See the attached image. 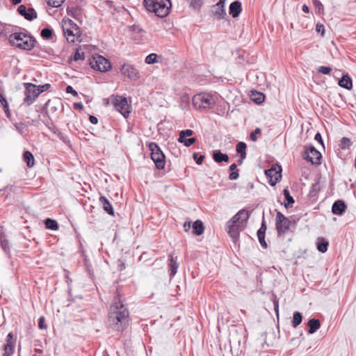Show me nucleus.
Segmentation results:
<instances>
[{"label": "nucleus", "instance_id": "1", "mask_svg": "<svg viewBox=\"0 0 356 356\" xmlns=\"http://www.w3.org/2000/svg\"><path fill=\"white\" fill-rule=\"evenodd\" d=\"M129 313L118 297H115L110 307L108 324L116 331H123L128 325Z\"/></svg>", "mask_w": 356, "mask_h": 356}, {"label": "nucleus", "instance_id": "2", "mask_svg": "<svg viewBox=\"0 0 356 356\" xmlns=\"http://www.w3.org/2000/svg\"><path fill=\"white\" fill-rule=\"evenodd\" d=\"M8 39L10 46L24 51L32 50L37 43L35 38L27 32L13 33Z\"/></svg>", "mask_w": 356, "mask_h": 356}, {"label": "nucleus", "instance_id": "3", "mask_svg": "<svg viewBox=\"0 0 356 356\" xmlns=\"http://www.w3.org/2000/svg\"><path fill=\"white\" fill-rule=\"evenodd\" d=\"M143 3L147 10L161 18L168 15L172 6L170 0H144Z\"/></svg>", "mask_w": 356, "mask_h": 356}, {"label": "nucleus", "instance_id": "4", "mask_svg": "<svg viewBox=\"0 0 356 356\" xmlns=\"http://www.w3.org/2000/svg\"><path fill=\"white\" fill-rule=\"evenodd\" d=\"M149 150L151 151V159L155 163L157 169L162 170L165 167V155L161 150L159 146L154 142L149 145Z\"/></svg>", "mask_w": 356, "mask_h": 356}, {"label": "nucleus", "instance_id": "5", "mask_svg": "<svg viewBox=\"0 0 356 356\" xmlns=\"http://www.w3.org/2000/svg\"><path fill=\"white\" fill-rule=\"evenodd\" d=\"M291 221L282 212L276 210L275 227L279 236H284L290 229Z\"/></svg>", "mask_w": 356, "mask_h": 356}, {"label": "nucleus", "instance_id": "6", "mask_svg": "<svg viewBox=\"0 0 356 356\" xmlns=\"http://www.w3.org/2000/svg\"><path fill=\"white\" fill-rule=\"evenodd\" d=\"M90 67L97 71L104 72L111 68L109 60L102 56L97 55L89 59Z\"/></svg>", "mask_w": 356, "mask_h": 356}, {"label": "nucleus", "instance_id": "7", "mask_svg": "<svg viewBox=\"0 0 356 356\" xmlns=\"http://www.w3.org/2000/svg\"><path fill=\"white\" fill-rule=\"evenodd\" d=\"M111 100L115 109L120 112L124 118H127L130 112L127 99L120 95H112Z\"/></svg>", "mask_w": 356, "mask_h": 356}, {"label": "nucleus", "instance_id": "8", "mask_svg": "<svg viewBox=\"0 0 356 356\" xmlns=\"http://www.w3.org/2000/svg\"><path fill=\"white\" fill-rule=\"evenodd\" d=\"M302 158L312 164L318 165L321 164V154L313 146L305 147L302 153Z\"/></svg>", "mask_w": 356, "mask_h": 356}, {"label": "nucleus", "instance_id": "9", "mask_svg": "<svg viewBox=\"0 0 356 356\" xmlns=\"http://www.w3.org/2000/svg\"><path fill=\"white\" fill-rule=\"evenodd\" d=\"M25 97L24 104L29 106L33 103L36 98L39 96L40 92L38 91L37 86L31 83H24Z\"/></svg>", "mask_w": 356, "mask_h": 356}, {"label": "nucleus", "instance_id": "10", "mask_svg": "<svg viewBox=\"0 0 356 356\" xmlns=\"http://www.w3.org/2000/svg\"><path fill=\"white\" fill-rule=\"evenodd\" d=\"M193 101L195 106L200 108H210L215 104L213 99L207 94L197 95L194 97Z\"/></svg>", "mask_w": 356, "mask_h": 356}, {"label": "nucleus", "instance_id": "11", "mask_svg": "<svg viewBox=\"0 0 356 356\" xmlns=\"http://www.w3.org/2000/svg\"><path fill=\"white\" fill-rule=\"evenodd\" d=\"M120 72L131 80L136 81L140 79L139 71L132 65L124 64L120 68Z\"/></svg>", "mask_w": 356, "mask_h": 356}, {"label": "nucleus", "instance_id": "12", "mask_svg": "<svg viewBox=\"0 0 356 356\" xmlns=\"http://www.w3.org/2000/svg\"><path fill=\"white\" fill-rule=\"evenodd\" d=\"M278 170L275 167H271L270 169L265 170L266 175L269 178L268 183L270 186H275L281 177L282 169L278 166Z\"/></svg>", "mask_w": 356, "mask_h": 356}, {"label": "nucleus", "instance_id": "13", "mask_svg": "<svg viewBox=\"0 0 356 356\" xmlns=\"http://www.w3.org/2000/svg\"><path fill=\"white\" fill-rule=\"evenodd\" d=\"M17 12L29 21H32L38 17L36 11L33 8L27 9L24 5H20L17 8Z\"/></svg>", "mask_w": 356, "mask_h": 356}, {"label": "nucleus", "instance_id": "14", "mask_svg": "<svg viewBox=\"0 0 356 356\" xmlns=\"http://www.w3.org/2000/svg\"><path fill=\"white\" fill-rule=\"evenodd\" d=\"M249 217V211L244 209H241L232 218V223H238L243 227V224L248 221Z\"/></svg>", "mask_w": 356, "mask_h": 356}, {"label": "nucleus", "instance_id": "15", "mask_svg": "<svg viewBox=\"0 0 356 356\" xmlns=\"http://www.w3.org/2000/svg\"><path fill=\"white\" fill-rule=\"evenodd\" d=\"M227 225L229 236L234 239L236 238L239 236L240 228L242 227L238 223H232V219L227 222Z\"/></svg>", "mask_w": 356, "mask_h": 356}, {"label": "nucleus", "instance_id": "16", "mask_svg": "<svg viewBox=\"0 0 356 356\" xmlns=\"http://www.w3.org/2000/svg\"><path fill=\"white\" fill-rule=\"evenodd\" d=\"M346 208L347 206L344 201L339 200L332 204V212L335 215L341 216L345 212Z\"/></svg>", "mask_w": 356, "mask_h": 356}, {"label": "nucleus", "instance_id": "17", "mask_svg": "<svg viewBox=\"0 0 356 356\" xmlns=\"http://www.w3.org/2000/svg\"><path fill=\"white\" fill-rule=\"evenodd\" d=\"M242 11L241 3L239 1L232 2L229 7V13L233 18H236L239 16Z\"/></svg>", "mask_w": 356, "mask_h": 356}, {"label": "nucleus", "instance_id": "18", "mask_svg": "<svg viewBox=\"0 0 356 356\" xmlns=\"http://www.w3.org/2000/svg\"><path fill=\"white\" fill-rule=\"evenodd\" d=\"M99 202L102 206L104 210L109 215L113 216H114V209L113 208L112 204L109 202V200L103 195H101L99 197Z\"/></svg>", "mask_w": 356, "mask_h": 356}, {"label": "nucleus", "instance_id": "19", "mask_svg": "<svg viewBox=\"0 0 356 356\" xmlns=\"http://www.w3.org/2000/svg\"><path fill=\"white\" fill-rule=\"evenodd\" d=\"M170 264L168 265L170 277L174 276L177 271L179 264L177 262V257H174L172 254H169Z\"/></svg>", "mask_w": 356, "mask_h": 356}, {"label": "nucleus", "instance_id": "20", "mask_svg": "<svg viewBox=\"0 0 356 356\" xmlns=\"http://www.w3.org/2000/svg\"><path fill=\"white\" fill-rule=\"evenodd\" d=\"M213 159L216 163L227 162L229 156L227 154L221 152L220 150H215L213 152Z\"/></svg>", "mask_w": 356, "mask_h": 356}, {"label": "nucleus", "instance_id": "21", "mask_svg": "<svg viewBox=\"0 0 356 356\" xmlns=\"http://www.w3.org/2000/svg\"><path fill=\"white\" fill-rule=\"evenodd\" d=\"M307 326L309 327L308 333L314 334L321 327L320 321L316 318H311L307 323Z\"/></svg>", "mask_w": 356, "mask_h": 356}, {"label": "nucleus", "instance_id": "22", "mask_svg": "<svg viewBox=\"0 0 356 356\" xmlns=\"http://www.w3.org/2000/svg\"><path fill=\"white\" fill-rule=\"evenodd\" d=\"M0 244H1V246L2 249L3 250V251L7 254H9L10 252L11 245L4 233L0 234Z\"/></svg>", "mask_w": 356, "mask_h": 356}, {"label": "nucleus", "instance_id": "23", "mask_svg": "<svg viewBox=\"0 0 356 356\" xmlns=\"http://www.w3.org/2000/svg\"><path fill=\"white\" fill-rule=\"evenodd\" d=\"M339 85L341 88L350 90L353 87L352 79L348 74L343 75L339 81Z\"/></svg>", "mask_w": 356, "mask_h": 356}, {"label": "nucleus", "instance_id": "24", "mask_svg": "<svg viewBox=\"0 0 356 356\" xmlns=\"http://www.w3.org/2000/svg\"><path fill=\"white\" fill-rule=\"evenodd\" d=\"M193 234L197 236H200L203 234L204 230V227L202 222L200 220H195L193 225Z\"/></svg>", "mask_w": 356, "mask_h": 356}, {"label": "nucleus", "instance_id": "25", "mask_svg": "<svg viewBox=\"0 0 356 356\" xmlns=\"http://www.w3.org/2000/svg\"><path fill=\"white\" fill-rule=\"evenodd\" d=\"M211 11L213 13V15L215 19L218 20H221L225 19L227 15L225 8H222L220 7H216V8L213 9L211 8Z\"/></svg>", "mask_w": 356, "mask_h": 356}, {"label": "nucleus", "instance_id": "26", "mask_svg": "<svg viewBox=\"0 0 356 356\" xmlns=\"http://www.w3.org/2000/svg\"><path fill=\"white\" fill-rule=\"evenodd\" d=\"M6 343L3 348V355L10 356L14 353L15 351V344L14 341L11 340L6 339Z\"/></svg>", "mask_w": 356, "mask_h": 356}, {"label": "nucleus", "instance_id": "27", "mask_svg": "<svg viewBox=\"0 0 356 356\" xmlns=\"http://www.w3.org/2000/svg\"><path fill=\"white\" fill-rule=\"evenodd\" d=\"M63 32L65 34V36L66 38V40L70 43H75V38H74V28H71V26H70L69 28H65L63 27Z\"/></svg>", "mask_w": 356, "mask_h": 356}, {"label": "nucleus", "instance_id": "28", "mask_svg": "<svg viewBox=\"0 0 356 356\" xmlns=\"http://www.w3.org/2000/svg\"><path fill=\"white\" fill-rule=\"evenodd\" d=\"M69 26H71V28H74V38H75V43L81 42L82 40V34L81 33L80 28L71 19H69Z\"/></svg>", "mask_w": 356, "mask_h": 356}, {"label": "nucleus", "instance_id": "29", "mask_svg": "<svg viewBox=\"0 0 356 356\" xmlns=\"http://www.w3.org/2000/svg\"><path fill=\"white\" fill-rule=\"evenodd\" d=\"M316 245L318 250L324 253L327 250L329 243L325 238L319 237L317 238Z\"/></svg>", "mask_w": 356, "mask_h": 356}, {"label": "nucleus", "instance_id": "30", "mask_svg": "<svg viewBox=\"0 0 356 356\" xmlns=\"http://www.w3.org/2000/svg\"><path fill=\"white\" fill-rule=\"evenodd\" d=\"M24 161L26 163L28 167L31 168L35 164V160L33 154L29 151L24 152L23 154Z\"/></svg>", "mask_w": 356, "mask_h": 356}, {"label": "nucleus", "instance_id": "31", "mask_svg": "<svg viewBox=\"0 0 356 356\" xmlns=\"http://www.w3.org/2000/svg\"><path fill=\"white\" fill-rule=\"evenodd\" d=\"M246 148L247 145L244 142H238L236 145V152L240 154V156L242 157V159L246 158Z\"/></svg>", "mask_w": 356, "mask_h": 356}, {"label": "nucleus", "instance_id": "32", "mask_svg": "<svg viewBox=\"0 0 356 356\" xmlns=\"http://www.w3.org/2000/svg\"><path fill=\"white\" fill-rule=\"evenodd\" d=\"M302 321V315L299 312H296L293 313V320H292V326L293 327H297Z\"/></svg>", "mask_w": 356, "mask_h": 356}, {"label": "nucleus", "instance_id": "33", "mask_svg": "<svg viewBox=\"0 0 356 356\" xmlns=\"http://www.w3.org/2000/svg\"><path fill=\"white\" fill-rule=\"evenodd\" d=\"M44 225L46 228L51 230H57L58 229V224L57 221L51 218H47L44 220Z\"/></svg>", "mask_w": 356, "mask_h": 356}, {"label": "nucleus", "instance_id": "34", "mask_svg": "<svg viewBox=\"0 0 356 356\" xmlns=\"http://www.w3.org/2000/svg\"><path fill=\"white\" fill-rule=\"evenodd\" d=\"M283 193L286 201V203H285L284 204L285 207H291L292 204L294 203L293 197L290 195V193L288 189H284Z\"/></svg>", "mask_w": 356, "mask_h": 356}, {"label": "nucleus", "instance_id": "35", "mask_svg": "<svg viewBox=\"0 0 356 356\" xmlns=\"http://www.w3.org/2000/svg\"><path fill=\"white\" fill-rule=\"evenodd\" d=\"M237 168V165L236 163H233L229 166V170L232 171V172L229 175V179L230 180H236L238 178V172Z\"/></svg>", "mask_w": 356, "mask_h": 356}, {"label": "nucleus", "instance_id": "36", "mask_svg": "<svg viewBox=\"0 0 356 356\" xmlns=\"http://www.w3.org/2000/svg\"><path fill=\"white\" fill-rule=\"evenodd\" d=\"M353 145L350 139L347 137H343L340 141V147L342 149H349L350 146Z\"/></svg>", "mask_w": 356, "mask_h": 356}, {"label": "nucleus", "instance_id": "37", "mask_svg": "<svg viewBox=\"0 0 356 356\" xmlns=\"http://www.w3.org/2000/svg\"><path fill=\"white\" fill-rule=\"evenodd\" d=\"M84 59H85L84 52L80 51L79 49H77L74 54L73 58L70 59V63H72V61L76 62L79 60H84Z\"/></svg>", "mask_w": 356, "mask_h": 356}, {"label": "nucleus", "instance_id": "38", "mask_svg": "<svg viewBox=\"0 0 356 356\" xmlns=\"http://www.w3.org/2000/svg\"><path fill=\"white\" fill-rule=\"evenodd\" d=\"M190 7L195 10H199L202 5V0H187Z\"/></svg>", "mask_w": 356, "mask_h": 356}, {"label": "nucleus", "instance_id": "39", "mask_svg": "<svg viewBox=\"0 0 356 356\" xmlns=\"http://www.w3.org/2000/svg\"><path fill=\"white\" fill-rule=\"evenodd\" d=\"M40 35L42 38L49 40L53 35V30L49 28H44L41 31Z\"/></svg>", "mask_w": 356, "mask_h": 356}, {"label": "nucleus", "instance_id": "40", "mask_svg": "<svg viewBox=\"0 0 356 356\" xmlns=\"http://www.w3.org/2000/svg\"><path fill=\"white\" fill-rule=\"evenodd\" d=\"M265 96L263 93L256 92V94L252 93V99L257 104H261L264 101Z\"/></svg>", "mask_w": 356, "mask_h": 356}, {"label": "nucleus", "instance_id": "41", "mask_svg": "<svg viewBox=\"0 0 356 356\" xmlns=\"http://www.w3.org/2000/svg\"><path fill=\"white\" fill-rule=\"evenodd\" d=\"M193 134V131L191 129L182 130L179 132L178 141L186 139V137L191 136Z\"/></svg>", "mask_w": 356, "mask_h": 356}, {"label": "nucleus", "instance_id": "42", "mask_svg": "<svg viewBox=\"0 0 356 356\" xmlns=\"http://www.w3.org/2000/svg\"><path fill=\"white\" fill-rule=\"evenodd\" d=\"M157 57L158 56L156 54L152 53L146 56L145 61L146 63L149 65L154 64L158 63Z\"/></svg>", "mask_w": 356, "mask_h": 356}, {"label": "nucleus", "instance_id": "43", "mask_svg": "<svg viewBox=\"0 0 356 356\" xmlns=\"http://www.w3.org/2000/svg\"><path fill=\"white\" fill-rule=\"evenodd\" d=\"M49 6L58 8L63 3V0H45Z\"/></svg>", "mask_w": 356, "mask_h": 356}, {"label": "nucleus", "instance_id": "44", "mask_svg": "<svg viewBox=\"0 0 356 356\" xmlns=\"http://www.w3.org/2000/svg\"><path fill=\"white\" fill-rule=\"evenodd\" d=\"M195 141H196V138H186V139H184V140H182L181 141H178V142L181 143H184V145L186 147H190L193 143H195Z\"/></svg>", "mask_w": 356, "mask_h": 356}, {"label": "nucleus", "instance_id": "45", "mask_svg": "<svg viewBox=\"0 0 356 356\" xmlns=\"http://www.w3.org/2000/svg\"><path fill=\"white\" fill-rule=\"evenodd\" d=\"M332 71V68L329 66H321L318 69V72L323 74H329Z\"/></svg>", "mask_w": 356, "mask_h": 356}, {"label": "nucleus", "instance_id": "46", "mask_svg": "<svg viewBox=\"0 0 356 356\" xmlns=\"http://www.w3.org/2000/svg\"><path fill=\"white\" fill-rule=\"evenodd\" d=\"M273 303L274 306V310L276 313L277 317H279V301L276 296H273Z\"/></svg>", "mask_w": 356, "mask_h": 356}, {"label": "nucleus", "instance_id": "47", "mask_svg": "<svg viewBox=\"0 0 356 356\" xmlns=\"http://www.w3.org/2000/svg\"><path fill=\"white\" fill-rule=\"evenodd\" d=\"M313 4L319 13L323 12V6L319 0H313Z\"/></svg>", "mask_w": 356, "mask_h": 356}, {"label": "nucleus", "instance_id": "48", "mask_svg": "<svg viewBox=\"0 0 356 356\" xmlns=\"http://www.w3.org/2000/svg\"><path fill=\"white\" fill-rule=\"evenodd\" d=\"M258 240L259 241L260 245L264 248H268V244L266 241H265V234H257Z\"/></svg>", "mask_w": 356, "mask_h": 356}, {"label": "nucleus", "instance_id": "49", "mask_svg": "<svg viewBox=\"0 0 356 356\" xmlns=\"http://www.w3.org/2000/svg\"><path fill=\"white\" fill-rule=\"evenodd\" d=\"M266 229H267V227H266V222L264 220V218L263 217V220H262L261 227L259 229V230L257 231V234H265Z\"/></svg>", "mask_w": 356, "mask_h": 356}, {"label": "nucleus", "instance_id": "50", "mask_svg": "<svg viewBox=\"0 0 356 356\" xmlns=\"http://www.w3.org/2000/svg\"><path fill=\"white\" fill-rule=\"evenodd\" d=\"M193 159L196 161V163L200 165L202 163V161L204 159V155H200L198 156V154L197 152H194L193 154Z\"/></svg>", "mask_w": 356, "mask_h": 356}, {"label": "nucleus", "instance_id": "51", "mask_svg": "<svg viewBox=\"0 0 356 356\" xmlns=\"http://www.w3.org/2000/svg\"><path fill=\"white\" fill-rule=\"evenodd\" d=\"M261 134V129L260 128H256L254 131H252L250 134V139L255 142L257 140V134Z\"/></svg>", "mask_w": 356, "mask_h": 356}, {"label": "nucleus", "instance_id": "52", "mask_svg": "<svg viewBox=\"0 0 356 356\" xmlns=\"http://www.w3.org/2000/svg\"><path fill=\"white\" fill-rule=\"evenodd\" d=\"M50 87H51L50 84L45 83L44 85L39 86L38 87H37V89H38V91L40 92V94H41L42 92L47 90Z\"/></svg>", "mask_w": 356, "mask_h": 356}, {"label": "nucleus", "instance_id": "53", "mask_svg": "<svg viewBox=\"0 0 356 356\" xmlns=\"http://www.w3.org/2000/svg\"><path fill=\"white\" fill-rule=\"evenodd\" d=\"M316 31L317 33H321L322 36L324 35L325 33V26L323 24H317L316 26Z\"/></svg>", "mask_w": 356, "mask_h": 356}, {"label": "nucleus", "instance_id": "54", "mask_svg": "<svg viewBox=\"0 0 356 356\" xmlns=\"http://www.w3.org/2000/svg\"><path fill=\"white\" fill-rule=\"evenodd\" d=\"M45 318L44 316H40L38 321V327L41 330H44L47 328L46 325L44 324Z\"/></svg>", "mask_w": 356, "mask_h": 356}, {"label": "nucleus", "instance_id": "55", "mask_svg": "<svg viewBox=\"0 0 356 356\" xmlns=\"http://www.w3.org/2000/svg\"><path fill=\"white\" fill-rule=\"evenodd\" d=\"M66 92L67 93H70L73 96H75V97L78 95L77 92L75 90H74V88L71 86H67V88H66Z\"/></svg>", "mask_w": 356, "mask_h": 356}, {"label": "nucleus", "instance_id": "56", "mask_svg": "<svg viewBox=\"0 0 356 356\" xmlns=\"http://www.w3.org/2000/svg\"><path fill=\"white\" fill-rule=\"evenodd\" d=\"M225 1L226 0H220L216 5H213L212 6V8L214 9V8H216V7H220V8H225Z\"/></svg>", "mask_w": 356, "mask_h": 356}, {"label": "nucleus", "instance_id": "57", "mask_svg": "<svg viewBox=\"0 0 356 356\" xmlns=\"http://www.w3.org/2000/svg\"><path fill=\"white\" fill-rule=\"evenodd\" d=\"M314 139L318 141L323 146L324 145H323V139H322V136H321L320 133H317L315 135Z\"/></svg>", "mask_w": 356, "mask_h": 356}, {"label": "nucleus", "instance_id": "58", "mask_svg": "<svg viewBox=\"0 0 356 356\" xmlns=\"http://www.w3.org/2000/svg\"><path fill=\"white\" fill-rule=\"evenodd\" d=\"M183 227L185 232H188L191 227V222H185Z\"/></svg>", "mask_w": 356, "mask_h": 356}, {"label": "nucleus", "instance_id": "59", "mask_svg": "<svg viewBox=\"0 0 356 356\" xmlns=\"http://www.w3.org/2000/svg\"><path fill=\"white\" fill-rule=\"evenodd\" d=\"M89 120L93 124H96L98 122V119L94 115H90Z\"/></svg>", "mask_w": 356, "mask_h": 356}, {"label": "nucleus", "instance_id": "60", "mask_svg": "<svg viewBox=\"0 0 356 356\" xmlns=\"http://www.w3.org/2000/svg\"><path fill=\"white\" fill-rule=\"evenodd\" d=\"M74 108L76 109L81 110L83 108V105L81 102H76L74 104Z\"/></svg>", "mask_w": 356, "mask_h": 356}, {"label": "nucleus", "instance_id": "61", "mask_svg": "<svg viewBox=\"0 0 356 356\" xmlns=\"http://www.w3.org/2000/svg\"><path fill=\"white\" fill-rule=\"evenodd\" d=\"M302 10L305 13H308L309 12V8L307 6L303 5L302 8Z\"/></svg>", "mask_w": 356, "mask_h": 356}, {"label": "nucleus", "instance_id": "62", "mask_svg": "<svg viewBox=\"0 0 356 356\" xmlns=\"http://www.w3.org/2000/svg\"><path fill=\"white\" fill-rule=\"evenodd\" d=\"M4 111H5V113H6V115L8 118H10L11 117V113L10 112V110H9V108H5L4 109Z\"/></svg>", "mask_w": 356, "mask_h": 356}, {"label": "nucleus", "instance_id": "63", "mask_svg": "<svg viewBox=\"0 0 356 356\" xmlns=\"http://www.w3.org/2000/svg\"><path fill=\"white\" fill-rule=\"evenodd\" d=\"M6 339L13 341V332H10L8 334Z\"/></svg>", "mask_w": 356, "mask_h": 356}, {"label": "nucleus", "instance_id": "64", "mask_svg": "<svg viewBox=\"0 0 356 356\" xmlns=\"http://www.w3.org/2000/svg\"><path fill=\"white\" fill-rule=\"evenodd\" d=\"M125 268H126L125 264L124 263H121V264L119 265L118 269H119V270L122 271L124 269H125Z\"/></svg>", "mask_w": 356, "mask_h": 356}]
</instances>
